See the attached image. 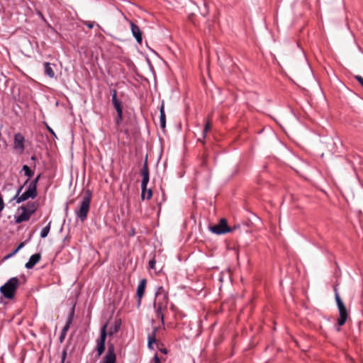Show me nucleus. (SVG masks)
I'll use <instances>...</instances> for the list:
<instances>
[{
	"instance_id": "obj_1",
	"label": "nucleus",
	"mask_w": 363,
	"mask_h": 363,
	"mask_svg": "<svg viewBox=\"0 0 363 363\" xmlns=\"http://www.w3.org/2000/svg\"><path fill=\"white\" fill-rule=\"evenodd\" d=\"M169 296L167 292L163 286H157L155 294L153 308L155 316L160 318L162 323H164V312L167 308Z\"/></svg>"
},
{
	"instance_id": "obj_2",
	"label": "nucleus",
	"mask_w": 363,
	"mask_h": 363,
	"mask_svg": "<svg viewBox=\"0 0 363 363\" xmlns=\"http://www.w3.org/2000/svg\"><path fill=\"white\" fill-rule=\"evenodd\" d=\"M121 325V320L116 321L113 325L110 327L108 332L107 333V323H105L100 330V337L96 342V351L98 356H101L105 350V342L107 335L111 336L118 332Z\"/></svg>"
},
{
	"instance_id": "obj_3",
	"label": "nucleus",
	"mask_w": 363,
	"mask_h": 363,
	"mask_svg": "<svg viewBox=\"0 0 363 363\" xmlns=\"http://www.w3.org/2000/svg\"><path fill=\"white\" fill-rule=\"evenodd\" d=\"M92 198V191L90 189H86L84 192L82 199L79 203V206L74 210L77 219L84 223L88 216L90 209V204Z\"/></svg>"
},
{
	"instance_id": "obj_4",
	"label": "nucleus",
	"mask_w": 363,
	"mask_h": 363,
	"mask_svg": "<svg viewBox=\"0 0 363 363\" xmlns=\"http://www.w3.org/2000/svg\"><path fill=\"white\" fill-rule=\"evenodd\" d=\"M18 286V279L12 277L0 287V291L6 298L11 299L14 296Z\"/></svg>"
},
{
	"instance_id": "obj_5",
	"label": "nucleus",
	"mask_w": 363,
	"mask_h": 363,
	"mask_svg": "<svg viewBox=\"0 0 363 363\" xmlns=\"http://www.w3.org/2000/svg\"><path fill=\"white\" fill-rule=\"evenodd\" d=\"M335 291V300L337 302V306L339 311V318L337 319V330H340V326H342L347 320V311L346 307L345 306L343 302L342 301L338 293L337 292L336 289Z\"/></svg>"
},
{
	"instance_id": "obj_6",
	"label": "nucleus",
	"mask_w": 363,
	"mask_h": 363,
	"mask_svg": "<svg viewBox=\"0 0 363 363\" xmlns=\"http://www.w3.org/2000/svg\"><path fill=\"white\" fill-rule=\"evenodd\" d=\"M141 174L143 177L142 183H141V199L142 200L145 199V191L147 190V185L149 182L150 174L149 169L147 167V159L145 160L143 168L141 170Z\"/></svg>"
},
{
	"instance_id": "obj_7",
	"label": "nucleus",
	"mask_w": 363,
	"mask_h": 363,
	"mask_svg": "<svg viewBox=\"0 0 363 363\" xmlns=\"http://www.w3.org/2000/svg\"><path fill=\"white\" fill-rule=\"evenodd\" d=\"M28 186L25 192H23L19 198L17 199V203H22L28 199H35L38 196L37 186L35 184L28 183Z\"/></svg>"
},
{
	"instance_id": "obj_8",
	"label": "nucleus",
	"mask_w": 363,
	"mask_h": 363,
	"mask_svg": "<svg viewBox=\"0 0 363 363\" xmlns=\"http://www.w3.org/2000/svg\"><path fill=\"white\" fill-rule=\"evenodd\" d=\"M210 230L214 234L222 235L230 232L231 229L228 227L226 220L222 218L218 223L211 226Z\"/></svg>"
},
{
	"instance_id": "obj_9",
	"label": "nucleus",
	"mask_w": 363,
	"mask_h": 363,
	"mask_svg": "<svg viewBox=\"0 0 363 363\" xmlns=\"http://www.w3.org/2000/svg\"><path fill=\"white\" fill-rule=\"evenodd\" d=\"M116 355L115 354V348L113 344H109L106 354L103 358V363H116Z\"/></svg>"
},
{
	"instance_id": "obj_10",
	"label": "nucleus",
	"mask_w": 363,
	"mask_h": 363,
	"mask_svg": "<svg viewBox=\"0 0 363 363\" xmlns=\"http://www.w3.org/2000/svg\"><path fill=\"white\" fill-rule=\"evenodd\" d=\"M24 142L25 138L21 133H18L14 135L13 147L21 153L23 152L25 149Z\"/></svg>"
},
{
	"instance_id": "obj_11",
	"label": "nucleus",
	"mask_w": 363,
	"mask_h": 363,
	"mask_svg": "<svg viewBox=\"0 0 363 363\" xmlns=\"http://www.w3.org/2000/svg\"><path fill=\"white\" fill-rule=\"evenodd\" d=\"M146 279H143L140 280L136 291V296H137V306L138 308L140 307L141 304V300L145 293V289L146 286Z\"/></svg>"
},
{
	"instance_id": "obj_12",
	"label": "nucleus",
	"mask_w": 363,
	"mask_h": 363,
	"mask_svg": "<svg viewBox=\"0 0 363 363\" xmlns=\"http://www.w3.org/2000/svg\"><path fill=\"white\" fill-rule=\"evenodd\" d=\"M18 210H21L22 213L20 215L15 216V222L16 223H21L24 221H28L31 215L24 208V206H21L18 208Z\"/></svg>"
},
{
	"instance_id": "obj_13",
	"label": "nucleus",
	"mask_w": 363,
	"mask_h": 363,
	"mask_svg": "<svg viewBox=\"0 0 363 363\" xmlns=\"http://www.w3.org/2000/svg\"><path fill=\"white\" fill-rule=\"evenodd\" d=\"M130 25L133 36L135 38L138 43L141 44L143 41V36L140 28L132 21L130 22Z\"/></svg>"
},
{
	"instance_id": "obj_14",
	"label": "nucleus",
	"mask_w": 363,
	"mask_h": 363,
	"mask_svg": "<svg viewBox=\"0 0 363 363\" xmlns=\"http://www.w3.org/2000/svg\"><path fill=\"white\" fill-rule=\"evenodd\" d=\"M41 255L40 253H35L31 255L28 261L26 263L25 267L28 269H30L40 260Z\"/></svg>"
},
{
	"instance_id": "obj_15",
	"label": "nucleus",
	"mask_w": 363,
	"mask_h": 363,
	"mask_svg": "<svg viewBox=\"0 0 363 363\" xmlns=\"http://www.w3.org/2000/svg\"><path fill=\"white\" fill-rule=\"evenodd\" d=\"M111 92V102L116 111H123L121 102L117 98L116 89H112Z\"/></svg>"
},
{
	"instance_id": "obj_16",
	"label": "nucleus",
	"mask_w": 363,
	"mask_h": 363,
	"mask_svg": "<svg viewBox=\"0 0 363 363\" xmlns=\"http://www.w3.org/2000/svg\"><path fill=\"white\" fill-rule=\"evenodd\" d=\"M38 203L36 201L28 202L24 208L30 214L33 215L38 209Z\"/></svg>"
},
{
	"instance_id": "obj_17",
	"label": "nucleus",
	"mask_w": 363,
	"mask_h": 363,
	"mask_svg": "<svg viewBox=\"0 0 363 363\" xmlns=\"http://www.w3.org/2000/svg\"><path fill=\"white\" fill-rule=\"evenodd\" d=\"M45 74L50 78H54L55 77V72L52 67V65L50 62H45L44 64Z\"/></svg>"
},
{
	"instance_id": "obj_18",
	"label": "nucleus",
	"mask_w": 363,
	"mask_h": 363,
	"mask_svg": "<svg viewBox=\"0 0 363 363\" xmlns=\"http://www.w3.org/2000/svg\"><path fill=\"white\" fill-rule=\"evenodd\" d=\"M160 127L164 129L166 125V116L164 113V104L162 103L160 109Z\"/></svg>"
},
{
	"instance_id": "obj_19",
	"label": "nucleus",
	"mask_w": 363,
	"mask_h": 363,
	"mask_svg": "<svg viewBox=\"0 0 363 363\" xmlns=\"http://www.w3.org/2000/svg\"><path fill=\"white\" fill-rule=\"evenodd\" d=\"M157 328H155L152 330V332L148 335L147 337V346L149 348L152 349V344L155 343L156 342V333H157Z\"/></svg>"
},
{
	"instance_id": "obj_20",
	"label": "nucleus",
	"mask_w": 363,
	"mask_h": 363,
	"mask_svg": "<svg viewBox=\"0 0 363 363\" xmlns=\"http://www.w3.org/2000/svg\"><path fill=\"white\" fill-rule=\"evenodd\" d=\"M22 171H23L25 175L28 177V179L24 182V185H26L29 182L30 179L33 176L34 172L32 171L30 168L27 165L23 166Z\"/></svg>"
},
{
	"instance_id": "obj_21",
	"label": "nucleus",
	"mask_w": 363,
	"mask_h": 363,
	"mask_svg": "<svg viewBox=\"0 0 363 363\" xmlns=\"http://www.w3.org/2000/svg\"><path fill=\"white\" fill-rule=\"evenodd\" d=\"M70 328V325H68L65 323V326L62 328L60 335L59 337V340L60 342H62L65 340V338L66 337L67 333L69 330Z\"/></svg>"
},
{
	"instance_id": "obj_22",
	"label": "nucleus",
	"mask_w": 363,
	"mask_h": 363,
	"mask_svg": "<svg viewBox=\"0 0 363 363\" xmlns=\"http://www.w3.org/2000/svg\"><path fill=\"white\" fill-rule=\"evenodd\" d=\"M74 309H75V306L73 305V306L69 310V314H68V316H67V318L66 320V323L68 325H71V324L72 323L74 315Z\"/></svg>"
},
{
	"instance_id": "obj_23",
	"label": "nucleus",
	"mask_w": 363,
	"mask_h": 363,
	"mask_svg": "<svg viewBox=\"0 0 363 363\" xmlns=\"http://www.w3.org/2000/svg\"><path fill=\"white\" fill-rule=\"evenodd\" d=\"M50 222L45 226L44 227L41 232H40V237L42 238H45L48 236L49 232H50Z\"/></svg>"
},
{
	"instance_id": "obj_24",
	"label": "nucleus",
	"mask_w": 363,
	"mask_h": 363,
	"mask_svg": "<svg viewBox=\"0 0 363 363\" xmlns=\"http://www.w3.org/2000/svg\"><path fill=\"white\" fill-rule=\"evenodd\" d=\"M24 186H25V185H24V184H23L22 186H19V187L18 188V189H17V191H16V194H15V196H14L11 199V201L15 200V201H16V202L17 203V199L20 197V196H21V195H20V193L22 191V190H23V187H24Z\"/></svg>"
},
{
	"instance_id": "obj_25",
	"label": "nucleus",
	"mask_w": 363,
	"mask_h": 363,
	"mask_svg": "<svg viewBox=\"0 0 363 363\" xmlns=\"http://www.w3.org/2000/svg\"><path fill=\"white\" fill-rule=\"evenodd\" d=\"M117 116L116 118V123L118 125H119L123 121V111H116Z\"/></svg>"
},
{
	"instance_id": "obj_26",
	"label": "nucleus",
	"mask_w": 363,
	"mask_h": 363,
	"mask_svg": "<svg viewBox=\"0 0 363 363\" xmlns=\"http://www.w3.org/2000/svg\"><path fill=\"white\" fill-rule=\"evenodd\" d=\"M210 129V122L209 121H206L205 125H204V128L202 130V137L204 139L206 136V133Z\"/></svg>"
},
{
	"instance_id": "obj_27",
	"label": "nucleus",
	"mask_w": 363,
	"mask_h": 363,
	"mask_svg": "<svg viewBox=\"0 0 363 363\" xmlns=\"http://www.w3.org/2000/svg\"><path fill=\"white\" fill-rule=\"evenodd\" d=\"M67 355V349H64L61 354V362L60 363H70L69 362H66V358Z\"/></svg>"
},
{
	"instance_id": "obj_28",
	"label": "nucleus",
	"mask_w": 363,
	"mask_h": 363,
	"mask_svg": "<svg viewBox=\"0 0 363 363\" xmlns=\"http://www.w3.org/2000/svg\"><path fill=\"white\" fill-rule=\"evenodd\" d=\"M156 260L155 256L149 261L148 266L150 269H155Z\"/></svg>"
},
{
	"instance_id": "obj_29",
	"label": "nucleus",
	"mask_w": 363,
	"mask_h": 363,
	"mask_svg": "<svg viewBox=\"0 0 363 363\" xmlns=\"http://www.w3.org/2000/svg\"><path fill=\"white\" fill-rule=\"evenodd\" d=\"M40 177H41V174H38L35 179H33L32 181H29L28 183L31 184H33V183L35 184V186H37V184H38V181L40 180Z\"/></svg>"
},
{
	"instance_id": "obj_30",
	"label": "nucleus",
	"mask_w": 363,
	"mask_h": 363,
	"mask_svg": "<svg viewBox=\"0 0 363 363\" xmlns=\"http://www.w3.org/2000/svg\"><path fill=\"white\" fill-rule=\"evenodd\" d=\"M152 191L150 189H147L145 191V199H150L152 198Z\"/></svg>"
},
{
	"instance_id": "obj_31",
	"label": "nucleus",
	"mask_w": 363,
	"mask_h": 363,
	"mask_svg": "<svg viewBox=\"0 0 363 363\" xmlns=\"http://www.w3.org/2000/svg\"><path fill=\"white\" fill-rule=\"evenodd\" d=\"M354 78L357 79V81L363 86V77H362L359 75H356Z\"/></svg>"
},
{
	"instance_id": "obj_32",
	"label": "nucleus",
	"mask_w": 363,
	"mask_h": 363,
	"mask_svg": "<svg viewBox=\"0 0 363 363\" xmlns=\"http://www.w3.org/2000/svg\"><path fill=\"white\" fill-rule=\"evenodd\" d=\"M94 22H91V21H88L85 23V25L89 28H93L94 26Z\"/></svg>"
},
{
	"instance_id": "obj_33",
	"label": "nucleus",
	"mask_w": 363,
	"mask_h": 363,
	"mask_svg": "<svg viewBox=\"0 0 363 363\" xmlns=\"http://www.w3.org/2000/svg\"><path fill=\"white\" fill-rule=\"evenodd\" d=\"M154 363H161L160 359L157 354L153 357Z\"/></svg>"
},
{
	"instance_id": "obj_34",
	"label": "nucleus",
	"mask_w": 363,
	"mask_h": 363,
	"mask_svg": "<svg viewBox=\"0 0 363 363\" xmlns=\"http://www.w3.org/2000/svg\"><path fill=\"white\" fill-rule=\"evenodd\" d=\"M24 246V242H21L18 247L15 249L16 250V252H18L21 248H23Z\"/></svg>"
},
{
	"instance_id": "obj_35",
	"label": "nucleus",
	"mask_w": 363,
	"mask_h": 363,
	"mask_svg": "<svg viewBox=\"0 0 363 363\" xmlns=\"http://www.w3.org/2000/svg\"><path fill=\"white\" fill-rule=\"evenodd\" d=\"M18 252H16V250H14L11 253L9 254L5 257L6 259L10 258L13 257L14 255H16Z\"/></svg>"
},
{
	"instance_id": "obj_36",
	"label": "nucleus",
	"mask_w": 363,
	"mask_h": 363,
	"mask_svg": "<svg viewBox=\"0 0 363 363\" xmlns=\"http://www.w3.org/2000/svg\"><path fill=\"white\" fill-rule=\"evenodd\" d=\"M65 212L66 216H67V214L69 213V206H68L67 203L66 204V206L65 208Z\"/></svg>"
},
{
	"instance_id": "obj_37",
	"label": "nucleus",
	"mask_w": 363,
	"mask_h": 363,
	"mask_svg": "<svg viewBox=\"0 0 363 363\" xmlns=\"http://www.w3.org/2000/svg\"><path fill=\"white\" fill-rule=\"evenodd\" d=\"M48 128L49 132H50L52 135H55V132L53 131V130H52V128H50V127H48Z\"/></svg>"
},
{
	"instance_id": "obj_38",
	"label": "nucleus",
	"mask_w": 363,
	"mask_h": 363,
	"mask_svg": "<svg viewBox=\"0 0 363 363\" xmlns=\"http://www.w3.org/2000/svg\"><path fill=\"white\" fill-rule=\"evenodd\" d=\"M160 351L161 352L164 353V354H167V349H160Z\"/></svg>"
},
{
	"instance_id": "obj_39",
	"label": "nucleus",
	"mask_w": 363,
	"mask_h": 363,
	"mask_svg": "<svg viewBox=\"0 0 363 363\" xmlns=\"http://www.w3.org/2000/svg\"><path fill=\"white\" fill-rule=\"evenodd\" d=\"M6 186H9L10 188L12 187V184H8L7 185L4 186V188H6Z\"/></svg>"
},
{
	"instance_id": "obj_40",
	"label": "nucleus",
	"mask_w": 363,
	"mask_h": 363,
	"mask_svg": "<svg viewBox=\"0 0 363 363\" xmlns=\"http://www.w3.org/2000/svg\"><path fill=\"white\" fill-rule=\"evenodd\" d=\"M31 159H32V160H35V157L34 156H33V157H31Z\"/></svg>"
}]
</instances>
